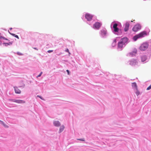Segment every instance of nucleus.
Returning a JSON list of instances; mask_svg holds the SVG:
<instances>
[{"label": "nucleus", "instance_id": "obj_1", "mask_svg": "<svg viewBox=\"0 0 151 151\" xmlns=\"http://www.w3.org/2000/svg\"><path fill=\"white\" fill-rule=\"evenodd\" d=\"M128 39L126 37H124L122 38L119 42L118 44V47L119 48H122L125 44L128 41Z\"/></svg>", "mask_w": 151, "mask_h": 151}, {"label": "nucleus", "instance_id": "obj_2", "mask_svg": "<svg viewBox=\"0 0 151 151\" xmlns=\"http://www.w3.org/2000/svg\"><path fill=\"white\" fill-rule=\"evenodd\" d=\"M147 35V33L146 31L142 32L138 35L134 36L133 37V39L134 41H136L138 39L143 37Z\"/></svg>", "mask_w": 151, "mask_h": 151}, {"label": "nucleus", "instance_id": "obj_3", "mask_svg": "<svg viewBox=\"0 0 151 151\" xmlns=\"http://www.w3.org/2000/svg\"><path fill=\"white\" fill-rule=\"evenodd\" d=\"M148 46L149 45L147 42H145L141 44L139 49L141 51H144L148 48Z\"/></svg>", "mask_w": 151, "mask_h": 151}, {"label": "nucleus", "instance_id": "obj_4", "mask_svg": "<svg viewBox=\"0 0 151 151\" xmlns=\"http://www.w3.org/2000/svg\"><path fill=\"white\" fill-rule=\"evenodd\" d=\"M141 28V26L140 24H137L133 27L132 30L133 31L136 32L140 30Z\"/></svg>", "mask_w": 151, "mask_h": 151}, {"label": "nucleus", "instance_id": "obj_5", "mask_svg": "<svg viewBox=\"0 0 151 151\" xmlns=\"http://www.w3.org/2000/svg\"><path fill=\"white\" fill-rule=\"evenodd\" d=\"M138 63L137 61V60L132 59L129 61V64L132 66H134L136 65Z\"/></svg>", "mask_w": 151, "mask_h": 151}, {"label": "nucleus", "instance_id": "obj_6", "mask_svg": "<svg viewBox=\"0 0 151 151\" xmlns=\"http://www.w3.org/2000/svg\"><path fill=\"white\" fill-rule=\"evenodd\" d=\"M86 18L88 21L91 20L93 17V16L88 13H86L85 15Z\"/></svg>", "mask_w": 151, "mask_h": 151}, {"label": "nucleus", "instance_id": "obj_7", "mask_svg": "<svg viewBox=\"0 0 151 151\" xmlns=\"http://www.w3.org/2000/svg\"><path fill=\"white\" fill-rule=\"evenodd\" d=\"M101 24L99 22H96L93 25V27L94 28L98 29L101 26Z\"/></svg>", "mask_w": 151, "mask_h": 151}, {"label": "nucleus", "instance_id": "obj_8", "mask_svg": "<svg viewBox=\"0 0 151 151\" xmlns=\"http://www.w3.org/2000/svg\"><path fill=\"white\" fill-rule=\"evenodd\" d=\"M11 101L13 102L19 104L24 103H25V101L23 100L14 99L12 100Z\"/></svg>", "mask_w": 151, "mask_h": 151}, {"label": "nucleus", "instance_id": "obj_9", "mask_svg": "<svg viewBox=\"0 0 151 151\" xmlns=\"http://www.w3.org/2000/svg\"><path fill=\"white\" fill-rule=\"evenodd\" d=\"M117 26L118 24L116 23L114 24L113 26L114 31L115 32H118L119 31V29L117 27Z\"/></svg>", "mask_w": 151, "mask_h": 151}, {"label": "nucleus", "instance_id": "obj_10", "mask_svg": "<svg viewBox=\"0 0 151 151\" xmlns=\"http://www.w3.org/2000/svg\"><path fill=\"white\" fill-rule=\"evenodd\" d=\"M129 26V22H127L126 23L124 29V30L125 32H127L128 30Z\"/></svg>", "mask_w": 151, "mask_h": 151}, {"label": "nucleus", "instance_id": "obj_11", "mask_svg": "<svg viewBox=\"0 0 151 151\" xmlns=\"http://www.w3.org/2000/svg\"><path fill=\"white\" fill-rule=\"evenodd\" d=\"M53 124L54 125L55 127H59L60 125V123L58 121H54Z\"/></svg>", "mask_w": 151, "mask_h": 151}, {"label": "nucleus", "instance_id": "obj_12", "mask_svg": "<svg viewBox=\"0 0 151 151\" xmlns=\"http://www.w3.org/2000/svg\"><path fill=\"white\" fill-rule=\"evenodd\" d=\"M14 90L16 93L20 94L21 93V91L17 87H14Z\"/></svg>", "mask_w": 151, "mask_h": 151}, {"label": "nucleus", "instance_id": "obj_13", "mask_svg": "<svg viewBox=\"0 0 151 151\" xmlns=\"http://www.w3.org/2000/svg\"><path fill=\"white\" fill-rule=\"evenodd\" d=\"M101 35L102 36H104L106 35V30H101Z\"/></svg>", "mask_w": 151, "mask_h": 151}, {"label": "nucleus", "instance_id": "obj_14", "mask_svg": "<svg viewBox=\"0 0 151 151\" xmlns=\"http://www.w3.org/2000/svg\"><path fill=\"white\" fill-rule=\"evenodd\" d=\"M147 59V57L146 56H143L141 57V60L143 62L145 61Z\"/></svg>", "mask_w": 151, "mask_h": 151}, {"label": "nucleus", "instance_id": "obj_15", "mask_svg": "<svg viewBox=\"0 0 151 151\" xmlns=\"http://www.w3.org/2000/svg\"><path fill=\"white\" fill-rule=\"evenodd\" d=\"M137 50H134L132 52H130L129 54L131 55H133L136 54L137 52Z\"/></svg>", "mask_w": 151, "mask_h": 151}, {"label": "nucleus", "instance_id": "obj_16", "mask_svg": "<svg viewBox=\"0 0 151 151\" xmlns=\"http://www.w3.org/2000/svg\"><path fill=\"white\" fill-rule=\"evenodd\" d=\"M132 86L133 87H135L137 90V86L136 83H132Z\"/></svg>", "mask_w": 151, "mask_h": 151}, {"label": "nucleus", "instance_id": "obj_17", "mask_svg": "<svg viewBox=\"0 0 151 151\" xmlns=\"http://www.w3.org/2000/svg\"><path fill=\"white\" fill-rule=\"evenodd\" d=\"M65 127L63 126H61L60 128V132H62L64 129Z\"/></svg>", "mask_w": 151, "mask_h": 151}, {"label": "nucleus", "instance_id": "obj_18", "mask_svg": "<svg viewBox=\"0 0 151 151\" xmlns=\"http://www.w3.org/2000/svg\"><path fill=\"white\" fill-rule=\"evenodd\" d=\"M10 34L11 35H12L13 36L17 38L18 39H19V37L18 35H16L15 34H13V33H10Z\"/></svg>", "mask_w": 151, "mask_h": 151}, {"label": "nucleus", "instance_id": "obj_19", "mask_svg": "<svg viewBox=\"0 0 151 151\" xmlns=\"http://www.w3.org/2000/svg\"><path fill=\"white\" fill-rule=\"evenodd\" d=\"M116 40L115 39L114 40V41H113V44H114V46H115L116 45Z\"/></svg>", "mask_w": 151, "mask_h": 151}, {"label": "nucleus", "instance_id": "obj_20", "mask_svg": "<svg viewBox=\"0 0 151 151\" xmlns=\"http://www.w3.org/2000/svg\"><path fill=\"white\" fill-rule=\"evenodd\" d=\"M151 88V85H150L147 88V90H149Z\"/></svg>", "mask_w": 151, "mask_h": 151}, {"label": "nucleus", "instance_id": "obj_21", "mask_svg": "<svg viewBox=\"0 0 151 151\" xmlns=\"http://www.w3.org/2000/svg\"><path fill=\"white\" fill-rule=\"evenodd\" d=\"M42 72H41L40 73V74H39V75L38 76H37V77H40V76H41V75L42 74Z\"/></svg>", "mask_w": 151, "mask_h": 151}, {"label": "nucleus", "instance_id": "obj_22", "mask_svg": "<svg viewBox=\"0 0 151 151\" xmlns=\"http://www.w3.org/2000/svg\"><path fill=\"white\" fill-rule=\"evenodd\" d=\"M140 93L139 91H137L136 92V94L137 96H138Z\"/></svg>", "mask_w": 151, "mask_h": 151}, {"label": "nucleus", "instance_id": "obj_23", "mask_svg": "<svg viewBox=\"0 0 151 151\" xmlns=\"http://www.w3.org/2000/svg\"><path fill=\"white\" fill-rule=\"evenodd\" d=\"M3 125L5 127L8 128V126L5 123Z\"/></svg>", "mask_w": 151, "mask_h": 151}, {"label": "nucleus", "instance_id": "obj_24", "mask_svg": "<svg viewBox=\"0 0 151 151\" xmlns=\"http://www.w3.org/2000/svg\"><path fill=\"white\" fill-rule=\"evenodd\" d=\"M4 44L5 45V46H7L8 45H9V44L8 43H4Z\"/></svg>", "mask_w": 151, "mask_h": 151}, {"label": "nucleus", "instance_id": "obj_25", "mask_svg": "<svg viewBox=\"0 0 151 151\" xmlns=\"http://www.w3.org/2000/svg\"><path fill=\"white\" fill-rule=\"evenodd\" d=\"M53 51V50H49L47 51V52L49 53H50L51 52H52Z\"/></svg>", "mask_w": 151, "mask_h": 151}, {"label": "nucleus", "instance_id": "obj_26", "mask_svg": "<svg viewBox=\"0 0 151 151\" xmlns=\"http://www.w3.org/2000/svg\"><path fill=\"white\" fill-rule=\"evenodd\" d=\"M37 97H39L41 99L44 100V99L40 96H39V95H38L37 96Z\"/></svg>", "mask_w": 151, "mask_h": 151}, {"label": "nucleus", "instance_id": "obj_27", "mask_svg": "<svg viewBox=\"0 0 151 151\" xmlns=\"http://www.w3.org/2000/svg\"><path fill=\"white\" fill-rule=\"evenodd\" d=\"M0 122L1 123V124L3 125L4 124V122H3V121H2L1 120H0Z\"/></svg>", "mask_w": 151, "mask_h": 151}, {"label": "nucleus", "instance_id": "obj_28", "mask_svg": "<svg viewBox=\"0 0 151 151\" xmlns=\"http://www.w3.org/2000/svg\"><path fill=\"white\" fill-rule=\"evenodd\" d=\"M66 50H67V52H68L69 53V55H70V53L68 50V49H67Z\"/></svg>", "mask_w": 151, "mask_h": 151}, {"label": "nucleus", "instance_id": "obj_29", "mask_svg": "<svg viewBox=\"0 0 151 151\" xmlns=\"http://www.w3.org/2000/svg\"><path fill=\"white\" fill-rule=\"evenodd\" d=\"M67 72L68 74H69V71L68 70H67Z\"/></svg>", "mask_w": 151, "mask_h": 151}, {"label": "nucleus", "instance_id": "obj_30", "mask_svg": "<svg viewBox=\"0 0 151 151\" xmlns=\"http://www.w3.org/2000/svg\"><path fill=\"white\" fill-rule=\"evenodd\" d=\"M3 39L5 40H8L5 37H3Z\"/></svg>", "mask_w": 151, "mask_h": 151}, {"label": "nucleus", "instance_id": "obj_31", "mask_svg": "<svg viewBox=\"0 0 151 151\" xmlns=\"http://www.w3.org/2000/svg\"><path fill=\"white\" fill-rule=\"evenodd\" d=\"M1 37V36H0V39H3V37Z\"/></svg>", "mask_w": 151, "mask_h": 151}, {"label": "nucleus", "instance_id": "obj_32", "mask_svg": "<svg viewBox=\"0 0 151 151\" xmlns=\"http://www.w3.org/2000/svg\"><path fill=\"white\" fill-rule=\"evenodd\" d=\"M34 49H35V50H38V49H37L36 48H34Z\"/></svg>", "mask_w": 151, "mask_h": 151}, {"label": "nucleus", "instance_id": "obj_33", "mask_svg": "<svg viewBox=\"0 0 151 151\" xmlns=\"http://www.w3.org/2000/svg\"><path fill=\"white\" fill-rule=\"evenodd\" d=\"M8 43L9 44V45H12V42H9V43Z\"/></svg>", "mask_w": 151, "mask_h": 151}, {"label": "nucleus", "instance_id": "obj_34", "mask_svg": "<svg viewBox=\"0 0 151 151\" xmlns=\"http://www.w3.org/2000/svg\"><path fill=\"white\" fill-rule=\"evenodd\" d=\"M79 140H82V141H84L83 140H81V139H79Z\"/></svg>", "mask_w": 151, "mask_h": 151}, {"label": "nucleus", "instance_id": "obj_35", "mask_svg": "<svg viewBox=\"0 0 151 151\" xmlns=\"http://www.w3.org/2000/svg\"><path fill=\"white\" fill-rule=\"evenodd\" d=\"M1 42H0V44H1Z\"/></svg>", "mask_w": 151, "mask_h": 151}, {"label": "nucleus", "instance_id": "obj_36", "mask_svg": "<svg viewBox=\"0 0 151 151\" xmlns=\"http://www.w3.org/2000/svg\"><path fill=\"white\" fill-rule=\"evenodd\" d=\"M133 22V21H131V22Z\"/></svg>", "mask_w": 151, "mask_h": 151}]
</instances>
